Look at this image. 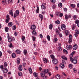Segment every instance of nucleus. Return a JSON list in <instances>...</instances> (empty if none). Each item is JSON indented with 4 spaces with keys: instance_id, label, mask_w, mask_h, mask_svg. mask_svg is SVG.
<instances>
[{
    "instance_id": "1",
    "label": "nucleus",
    "mask_w": 79,
    "mask_h": 79,
    "mask_svg": "<svg viewBox=\"0 0 79 79\" xmlns=\"http://www.w3.org/2000/svg\"><path fill=\"white\" fill-rule=\"evenodd\" d=\"M70 61L71 62H73L74 64H76L77 63V60L76 59L71 58Z\"/></svg>"
},
{
    "instance_id": "2",
    "label": "nucleus",
    "mask_w": 79,
    "mask_h": 79,
    "mask_svg": "<svg viewBox=\"0 0 79 79\" xmlns=\"http://www.w3.org/2000/svg\"><path fill=\"white\" fill-rule=\"evenodd\" d=\"M19 11L18 10H16L15 11V13H14V18H16V16L19 15Z\"/></svg>"
},
{
    "instance_id": "3",
    "label": "nucleus",
    "mask_w": 79,
    "mask_h": 79,
    "mask_svg": "<svg viewBox=\"0 0 79 79\" xmlns=\"http://www.w3.org/2000/svg\"><path fill=\"white\" fill-rule=\"evenodd\" d=\"M61 27L62 30H63V31H65V30L66 29V27L64 24H61Z\"/></svg>"
},
{
    "instance_id": "4",
    "label": "nucleus",
    "mask_w": 79,
    "mask_h": 79,
    "mask_svg": "<svg viewBox=\"0 0 79 79\" xmlns=\"http://www.w3.org/2000/svg\"><path fill=\"white\" fill-rule=\"evenodd\" d=\"M52 62L54 64H57L58 63V61L56 59H54L52 60Z\"/></svg>"
},
{
    "instance_id": "5",
    "label": "nucleus",
    "mask_w": 79,
    "mask_h": 79,
    "mask_svg": "<svg viewBox=\"0 0 79 79\" xmlns=\"http://www.w3.org/2000/svg\"><path fill=\"white\" fill-rule=\"evenodd\" d=\"M73 48V46L71 45H67L66 47V48L68 50H69V49H71Z\"/></svg>"
},
{
    "instance_id": "6",
    "label": "nucleus",
    "mask_w": 79,
    "mask_h": 79,
    "mask_svg": "<svg viewBox=\"0 0 79 79\" xmlns=\"http://www.w3.org/2000/svg\"><path fill=\"white\" fill-rule=\"evenodd\" d=\"M3 72L4 73H8V69L6 67L4 68L2 70Z\"/></svg>"
},
{
    "instance_id": "7",
    "label": "nucleus",
    "mask_w": 79,
    "mask_h": 79,
    "mask_svg": "<svg viewBox=\"0 0 79 79\" xmlns=\"http://www.w3.org/2000/svg\"><path fill=\"white\" fill-rule=\"evenodd\" d=\"M9 3H10V2L9 0H5V1H2V3H5V4H6V5H8V4H9Z\"/></svg>"
},
{
    "instance_id": "8",
    "label": "nucleus",
    "mask_w": 79,
    "mask_h": 79,
    "mask_svg": "<svg viewBox=\"0 0 79 79\" xmlns=\"http://www.w3.org/2000/svg\"><path fill=\"white\" fill-rule=\"evenodd\" d=\"M36 28V27L35 25H31V29L33 31H35V29Z\"/></svg>"
},
{
    "instance_id": "9",
    "label": "nucleus",
    "mask_w": 79,
    "mask_h": 79,
    "mask_svg": "<svg viewBox=\"0 0 79 79\" xmlns=\"http://www.w3.org/2000/svg\"><path fill=\"white\" fill-rule=\"evenodd\" d=\"M32 34L34 36H36L37 35V33L36 32V31L35 30H33Z\"/></svg>"
},
{
    "instance_id": "10",
    "label": "nucleus",
    "mask_w": 79,
    "mask_h": 79,
    "mask_svg": "<svg viewBox=\"0 0 79 79\" xmlns=\"http://www.w3.org/2000/svg\"><path fill=\"white\" fill-rule=\"evenodd\" d=\"M44 72V71H42L41 73H40V75H41V77H44V76H45V74Z\"/></svg>"
},
{
    "instance_id": "11",
    "label": "nucleus",
    "mask_w": 79,
    "mask_h": 79,
    "mask_svg": "<svg viewBox=\"0 0 79 79\" xmlns=\"http://www.w3.org/2000/svg\"><path fill=\"white\" fill-rule=\"evenodd\" d=\"M73 48L74 50H76L77 48V45L76 44L74 45L73 46Z\"/></svg>"
},
{
    "instance_id": "12",
    "label": "nucleus",
    "mask_w": 79,
    "mask_h": 79,
    "mask_svg": "<svg viewBox=\"0 0 79 79\" xmlns=\"http://www.w3.org/2000/svg\"><path fill=\"white\" fill-rule=\"evenodd\" d=\"M19 69L20 71H22L23 70V66L21 64H20L19 66Z\"/></svg>"
},
{
    "instance_id": "13",
    "label": "nucleus",
    "mask_w": 79,
    "mask_h": 79,
    "mask_svg": "<svg viewBox=\"0 0 79 79\" xmlns=\"http://www.w3.org/2000/svg\"><path fill=\"white\" fill-rule=\"evenodd\" d=\"M39 17L41 19V21H42L44 19V16L42 15V14H40L39 15Z\"/></svg>"
},
{
    "instance_id": "14",
    "label": "nucleus",
    "mask_w": 79,
    "mask_h": 79,
    "mask_svg": "<svg viewBox=\"0 0 79 79\" xmlns=\"http://www.w3.org/2000/svg\"><path fill=\"white\" fill-rule=\"evenodd\" d=\"M41 7L42 10H44H44H45V9H46V7L45 6L44 4H42Z\"/></svg>"
},
{
    "instance_id": "15",
    "label": "nucleus",
    "mask_w": 79,
    "mask_h": 79,
    "mask_svg": "<svg viewBox=\"0 0 79 79\" xmlns=\"http://www.w3.org/2000/svg\"><path fill=\"white\" fill-rule=\"evenodd\" d=\"M62 50V48L61 47H59L57 49V52H61Z\"/></svg>"
},
{
    "instance_id": "16",
    "label": "nucleus",
    "mask_w": 79,
    "mask_h": 79,
    "mask_svg": "<svg viewBox=\"0 0 79 79\" xmlns=\"http://www.w3.org/2000/svg\"><path fill=\"white\" fill-rule=\"evenodd\" d=\"M56 35H59L60 34V31L58 29V28H56Z\"/></svg>"
},
{
    "instance_id": "17",
    "label": "nucleus",
    "mask_w": 79,
    "mask_h": 79,
    "mask_svg": "<svg viewBox=\"0 0 79 79\" xmlns=\"http://www.w3.org/2000/svg\"><path fill=\"white\" fill-rule=\"evenodd\" d=\"M15 52L17 54H20L21 53V51L19 49H17L15 51Z\"/></svg>"
},
{
    "instance_id": "18",
    "label": "nucleus",
    "mask_w": 79,
    "mask_h": 79,
    "mask_svg": "<svg viewBox=\"0 0 79 79\" xmlns=\"http://www.w3.org/2000/svg\"><path fill=\"white\" fill-rule=\"evenodd\" d=\"M17 64H19L20 63V61L21 60H20V59L19 58H17Z\"/></svg>"
},
{
    "instance_id": "19",
    "label": "nucleus",
    "mask_w": 79,
    "mask_h": 79,
    "mask_svg": "<svg viewBox=\"0 0 79 79\" xmlns=\"http://www.w3.org/2000/svg\"><path fill=\"white\" fill-rule=\"evenodd\" d=\"M43 60V61L44 63H47V61H48V59L45 58H44Z\"/></svg>"
},
{
    "instance_id": "20",
    "label": "nucleus",
    "mask_w": 79,
    "mask_h": 79,
    "mask_svg": "<svg viewBox=\"0 0 79 79\" xmlns=\"http://www.w3.org/2000/svg\"><path fill=\"white\" fill-rule=\"evenodd\" d=\"M9 13L10 15H11V16H13V10H10L9 12Z\"/></svg>"
},
{
    "instance_id": "21",
    "label": "nucleus",
    "mask_w": 79,
    "mask_h": 79,
    "mask_svg": "<svg viewBox=\"0 0 79 79\" xmlns=\"http://www.w3.org/2000/svg\"><path fill=\"white\" fill-rule=\"evenodd\" d=\"M37 9L36 10V12L37 13H38L39 11V6L37 5L36 6Z\"/></svg>"
},
{
    "instance_id": "22",
    "label": "nucleus",
    "mask_w": 79,
    "mask_h": 79,
    "mask_svg": "<svg viewBox=\"0 0 79 79\" xmlns=\"http://www.w3.org/2000/svg\"><path fill=\"white\" fill-rule=\"evenodd\" d=\"M8 26H9V27H11V26H13V23L11 22H10L8 23Z\"/></svg>"
},
{
    "instance_id": "23",
    "label": "nucleus",
    "mask_w": 79,
    "mask_h": 79,
    "mask_svg": "<svg viewBox=\"0 0 79 79\" xmlns=\"http://www.w3.org/2000/svg\"><path fill=\"white\" fill-rule=\"evenodd\" d=\"M55 77L57 79H60V76L59 74H58L56 75Z\"/></svg>"
},
{
    "instance_id": "24",
    "label": "nucleus",
    "mask_w": 79,
    "mask_h": 79,
    "mask_svg": "<svg viewBox=\"0 0 79 79\" xmlns=\"http://www.w3.org/2000/svg\"><path fill=\"white\" fill-rule=\"evenodd\" d=\"M28 70L30 74H32V69H31V68L30 67L29 68Z\"/></svg>"
},
{
    "instance_id": "25",
    "label": "nucleus",
    "mask_w": 79,
    "mask_h": 79,
    "mask_svg": "<svg viewBox=\"0 0 79 79\" xmlns=\"http://www.w3.org/2000/svg\"><path fill=\"white\" fill-rule=\"evenodd\" d=\"M5 31L6 32H8V31L9 30V28L8 27H6L5 28Z\"/></svg>"
},
{
    "instance_id": "26",
    "label": "nucleus",
    "mask_w": 79,
    "mask_h": 79,
    "mask_svg": "<svg viewBox=\"0 0 79 79\" xmlns=\"http://www.w3.org/2000/svg\"><path fill=\"white\" fill-rule=\"evenodd\" d=\"M60 68L62 69L64 68V65L63 64H60Z\"/></svg>"
},
{
    "instance_id": "27",
    "label": "nucleus",
    "mask_w": 79,
    "mask_h": 79,
    "mask_svg": "<svg viewBox=\"0 0 79 79\" xmlns=\"http://www.w3.org/2000/svg\"><path fill=\"white\" fill-rule=\"evenodd\" d=\"M61 58H62L63 59V60H66L68 59H67V58L66 57H65V56H62L61 57Z\"/></svg>"
},
{
    "instance_id": "28",
    "label": "nucleus",
    "mask_w": 79,
    "mask_h": 79,
    "mask_svg": "<svg viewBox=\"0 0 79 79\" xmlns=\"http://www.w3.org/2000/svg\"><path fill=\"white\" fill-rule=\"evenodd\" d=\"M44 72L45 74H46V73L47 74V73H48V69H45L44 70Z\"/></svg>"
},
{
    "instance_id": "29",
    "label": "nucleus",
    "mask_w": 79,
    "mask_h": 79,
    "mask_svg": "<svg viewBox=\"0 0 79 79\" xmlns=\"http://www.w3.org/2000/svg\"><path fill=\"white\" fill-rule=\"evenodd\" d=\"M8 41L9 42V43H11V42H12V39H11V37L8 38Z\"/></svg>"
},
{
    "instance_id": "30",
    "label": "nucleus",
    "mask_w": 79,
    "mask_h": 79,
    "mask_svg": "<svg viewBox=\"0 0 79 79\" xmlns=\"http://www.w3.org/2000/svg\"><path fill=\"white\" fill-rule=\"evenodd\" d=\"M27 53V50L24 49V50L23 51V53L24 55H26Z\"/></svg>"
},
{
    "instance_id": "31",
    "label": "nucleus",
    "mask_w": 79,
    "mask_h": 79,
    "mask_svg": "<svg viewBox=\"0 0 79 79\" xmlns=\"http://www.w3.org/2000/svg\"><path fill=\"white\" fill-rule=\"evenodd\" d=\"M12 58H15L16 57V54L15 53H13L12 54Z\"/></svg>"
},
{
    "instance_id": "32",
    "label": "nucleus",
    "mask_w": 79,
    "mask_h": 79,
    "mask_svg": "<svg viewBox=\"0 0 79 79\" xmlns=\"http://www.w3.org/2000/svg\"><path fill=\"white\" fill-rule=\"evenodd\" d=\"M33 75L35 77H37V76H38V74L36 72H34L33 73Z\"/></svg>"
},
{
    "instance_id": "33",
    "label": "nucleus",
    "mask_w": 79,
    "mask_h": 79,
    "mask_svg": "<svg viewBox=\"0 0 79 79\" xmlns=\"http://www.w3.org/2000/svg\"><path fill=\"white\" fill-rule=\"evenodd\" d=\"M65 34H66L67 35H68V34L69 32V31L68 30H66L65 31Z\"/></svg>"
},
{
    "instance_id": "34",
    "label": "nucleus",
    "mask_w": 79,
    "mask_h": 79,
    "mask_svg": "<svg viewBox=\"0 0 79 79\" xmlns=\"http://www.w3.org/2000/svg\"><path fill=\"white\" fill-rule=\"evenodd\" d=\"M47 38L48 41H50V35H48L47 36Z\"/></svg>"
},
{
    "instance_id": "35",
    "label": "nucleus",
    "mask_w": 79,
    "mask_h": 79,
    "mask_svg": "<svg viewBox=\"0 0 79 79\" xmlns=\"http://www.w3.org/2000/svg\"><path fill=\"white\" fill-rule=\"evenodd\" d=\"M9 47L10 48H13V45L12 44V43H10V45H9Z\"/></svg>"
},
{
    "instance_id": "36",
    "label": "nucleus",
    "mask_w": 79,
    "mask_h": 79,
    "mask_svg": "<svg viewBox=\"0 0 79 79\" xmlns=\"http://www.w3.org/2000/svg\"><path fill=\"white\" fill-rule=\"evenodd\" d=\"M69 19L68 18V15L66 14L65 16V19L66 20V19Z\"/></svg>"
},
{
    "instance_id": "37",
    "label": "nucleus",
    "mask_w": 79,
    "mask_h": 79,
    "mask_svg": "<svg viewBox=\"0 0 79 79\" xmlns=\"http://www.w3.org/2000/svg\"><path fill=\"white\" fill-rule=\"evenodd\" d=\"M58 6L60 8H61L62 6H63V4H62V3H60L58 4Z\"/></svg>"
},
{
    "instance_id": "38",
    "label": "nucleus",
    "mask_w": 79,
    "mask_h": 79,
    "mask_svg": "<svg viewBox=\"0 0 79 79\" xmlns=\"http://www.w3.org/2000/svg\"><path fill=\"white\" fill-rule=\"evenodd\" d=\"M57 41H58V39L56 38H55L54 40V42L56 43Z\"/></svg>"
},
{
    "instance_id": "39",
    "label": "nucleus",
    "mask_w": 79,
    "mask_h": 79,
    "mask_svg": "<svg viewBox=\"0 0 79 79\" xmlns=\"http://www.w3.org/2000/svg\"><path fill=\"white\" fill-rule=\"evenodd\" d=\"M60 12H56V15L57 16H59V15H60Z\"/></svg>"
},
{
    "instance_id": "40",
    "label": "nucleus",
    "mask_w": 79,
    "mask_h": 79,
    "mask_svg": "<svg viewBox=\"0 0 79 79\" xmlns=\"http://www.w3.org/2000/svg\"><path fill=\"white\" fill-rule=\"evenodd\" d=\"M73 72L74 73H77V69H75V68H73Z\"/></svg>"
},
{
    "instance_id": "41",
    "label": "nucleus",
    "mask_w": 79,
    "mask_h": 79,
    "mask_svg": "<svg viewBox=\"0 0 79 79\" xmlns=\"http://www.w3.org/2000/svg\"><path fill=\"white\" fill-rule=\"evenodd\" d=\"M4 67H6L8 66V64L6 62H5L4 64Z\"/></svg>"
},
{
    "instance_id": "42",
    "label": "nucleus",
    "mask_w": 79,
    "mask_h": 79,
    "mask_svg": "<svg viewBox=\"0 0 79 79\" xmlns=\"http://www.w3.org/2000/svg\"><path fill=\"white\" fill-rule=\"evenodd\" d=\"M55 23L57 24H59L60 23V21L59 20H57L55 21Z\"/></svg>"
},
{
    "instance_id": "43",
    "label": "nucleus",
    "mask_w": 79,
    "mask_h": 79,
    "mask_svg": "<svg viewBox=\"0 0 79 79\" xmlns=\"http://www.w3.org/2000/svg\"><path fill=\"white\" fill-rule=\"evenodd\" d=\"M51 2L52 3H55L56 2V0H51Z\"/></svg>"
},
{
    "instance_id": "44",
    "label": "nucleus",
    "mask_w": 79,
    "mask_h": 79,
    "mask_svg": "<svg viewBox=\"0 0 79 79\" xmlns=\"http://www.w3.org/2000/svg\"><path fill=\"white\" fill-rule=\"evenodd\" d=\"M73 55L71 54L70 55V60H71V58L73 59Z\"/></svg>"
},
{
    "instance_id": "45",
    "label": "nucleus",
    "mask_w": 79,
    "mask_h": 79,
    "mask_svg": "<svg viewBox=\"0 0 79 79\" xmlns=\"http://www.w3.org/2000/svg\"><path fill=\"white\" fill-rule=\"evenodd\" d=\"M32 38L33 41L34 42V41H35V37H34V36H32Z\"/></svg>"
},
{
    "instance_id": "46",
    "label": "nucleus",
    "mask_w": 79,
    "mask_h": 79,
    "mask_svg": "<svg viewBox=\"0 0 79 79\" xmlns=\"http://www.w3.org/2000/svg\"><path fill=\"white\" fill-rule=\"evenodd\" d=\"M49 27L50 29H52L53 27H52V24H50L49 26Z\"/></svg>"
},
{
    "instance_id": "47",
    "label": "nucleus",
    "mask_w": 79,
    "mask_h": 79,
    "mask_svg": "<svg viewBox=\"0 0 79 79\" xmlns=\"http://www.w3.org/2000/svg\"><path fill=\"white\" fill-rule=\"evenodd\" d=\"M22 40L23 41H24V40H25V36H24V35L22 36Z\"/></svg>"
},
{
    "instance_id": "48",
    "label": "nucleus",
    "mask_w": 79,
    "mask_h": 79,
    "mask_svg": "<svg viewBox=\"0 0 79 79\" xmlns=\"http://www.w3.org/2000/svg\"><path fill=\"white\" fill-rule=\"evenodd\" d=\"M10 16L9 15H6V19H8V20H10Z\"/></svg>"
},
{
    "instance_id": "49",
    "label": "nucleus",
    "mask_w": 79,
    "mask_h": 79,
    "mask_svg": "<svg viewBox=\"0 0 79 79\" xmlns=\"http://www.w3.org/2000/svg\"><path fill=\"white\" fill-rule=\"evenodd\" d=\"M72 41H73L72 39H69V44L71 43V42H72Z\"/></svg>"
},
{
    "instance_id": "50",
    "label": "nucleus",
    "mask_w": 79,
    "mask_h": 79,
    "mask_svg": "<svg viewBox=\"0 0 79 79\" xmlns=\"http://www.w3.org/2000/svg\"><path fill=\"white\" fill-rule=\"evenodd\" d=\"M16 29V25H14L12 27V29L13 30H15Z\"/></svg>"
},
{
    "instance_id": "51",
    "label": "nucleus",
    "mask_w": 79,
    "mask_h": 79,
    "mask_svg": "<svg viewBox=\"0 0 79 79\" xmlns=\"http://www.w3.org/2000/svg\"><path fill=\"white\" fill-rule=\"evenodd\" d=\"M50 56L51 58H52V59H54V58H55V56H54L53 55H51Z\"/></svg>"
},
{
    "instance_id": "52",
    "label": "nucleus",
    "mask_w": 79,
    "mask_h": 79,
    "mask_svg": "<svg viewBox=\"0 0 79 79\" xmlns=\"http://www.w3.org/2000/svg\"><path fill=\"white\" fill-rule=\"evenodd\" d=\"M63 13H60L59 14V16L60 17V18H62L63 17Z\"/></svg>"
},
{
    "instance_id": "53",
    "label": "nucleus",
    "mask_w": 79,
    "mask_h": 79,
    "mask_svg": "<svg viewBox=\"0 0 79 79\" xmlns=\"http://www.w3.org/2000/svg\"><path fill=\"white\" fill-rule=\"evenodd\" d=\"M18 75L19 76H22V73L21 72H19L18 73Z\"/></svg>"
},
{
    "instance_id": "54",
    "label": "nucleus",
    "mask_w": 79,
    "mask_h": 79,
    "mask_svg": "<svg viewBox=\"0 0 79 79\" xmlns=\"http://www.w3.org/2000/svg\"><path fill=\"white\" fill-rule=\"evenodd\" d=\"M69 67L70 68H71L72 69V68H73V65H72V64H70L69 65Z\"/></svg>"
},
{
    "instance_id": "55",
    "label": "nucleus",
    "mask_w": 79,
    "mask_h": 79,
    "mask_svg": "<svg viewBox=\"0 0 79 79\" xmlns=\"http://www.w3.org/2000/svg\"><path fill=\"white\" fill-rule=\"evenodd\" d=\"M75 32H76V34H79V31L77 30H76Z\"/></svg>"
},
{
    "instance_id": "56",
    "label": "nucleus",
    "mask_w": 79,
    "mask_h": 79,
    "mask_svg": "<svg viewBox=\"0 0 79 79\" xmlns=\"http://www.w3.org/2000/svg\"><path fill=\"white\" fill-rule=\"evenodd\" d=\"M79 20H76L75 21V24H78L79 23Z\"/></svg>"
},
{
    "instance_id": "57",
    "label": "nucleus",
    "mask_w": 79,
    "mask_h": 79,
    "mask_svg": "<svg viewBox=\"0 0 79 79\" xmlns=\"http://www.w3.org/2000/svg\"><path fill=\"white\" fill-rule=\"evenodd\" d=\"M14 35L15 36H17L18 35V33L16 32L15 31L14 32Z\"/></svg>"
},
{
    "instance_id": "58",
    "label": "nucleus",
    "mask_w": 79,
    "mask_h": 79,
    "mask_svg": "<svg viewBox=\"0 0 79 79\" xmlns=\"http://www.w3.org/2000/svg\"><path fill=\"white\" fill-rule=\"evenodd\" d=\"M69 39H73V36L71 35H69Z\"/></svg>"
},
{
    "instance_id": "59",
    "label": "nucleus",
    "mask_w": 79,
    "mask_h": 79,
    "mask_svg": "<svg viewBox=\"0 0 79 79\" xmlns=\"http://www.w3.org/2000/svg\"><path fill=\"white\" fill-rule=\"evenodd\" d=\"M26 63H23L22 66H23L24 67H25V66H26Z\"/></svg>"
},
{
    "instance_id": "60",
    "label": "nucleus",
    "mask_w": 79,
    "mask_h": 79,
    "mask_svg": "<svg viewBox=\"0 0 79 79\" xmlns=\"http://www.w3.org/2000/svg\"><path fill=\"white\" fill-rule=\"evenodd\" d=\"M9 20H8V19H6V21H5L6 23H8V22H9Z\"/></svg>"
},
{
    "instance_id": "61",
    "label": "nucleus",
    "mask_w": 79,
    "mask_h": 79,
    "mask_svg": "<svg viewBox=\"0 0 79 79\" xmlns=\"http://www.w3.org/2000/svg\"><path fill=\"white\" fill-rule=\"evenodd\" d=\"M62 64H66V62L64 61V60H63L62 61Z\"/></svg>"
},
{
    "instance_id": "62",
    "label": "nucleus",
    "mask_w": 79,
    "mask_h": 79,
    "mask_svg": "<svg viewBox=\"0 0 79 79\" xmlns=\"http://www.w3.org/2000/svg\"><path fill=\"white\" fill-rule=\"evenodd\" d=\"M59 37H60L61 38V37H63V35H62V34H61V33L59 34Z\"/></svg>"
},
{
    "instance_id": "63",
    "label": "nucleus",
    "mask_w": 79,
    "mask_h": 79,
    "mask_svg": "<svg viewBox=\"0 0 79 79\" xmlns=\"http://www.w3.org/2000/svg\"><path fill=\"white\" fill-rule=\"evenodd\" d=\"M64 11H67V10H68V9L66 8H64Z\"/></svg>"
},
{
    "instance_id": "64",
    "label": "nucleus",
    "mask_w": 79,
    "mask_h": 79,
    "mask_svg": "<svg viewBox=\"0 0 79 79\" xmlns=\"http://www.w3.org/2000/svg\"><path fill=\"white\" fill-rule=\"evenodd\" d=\"M71 6L73 8H75V5L74 4H71Z\"/></svg>"
}]
</instances>
